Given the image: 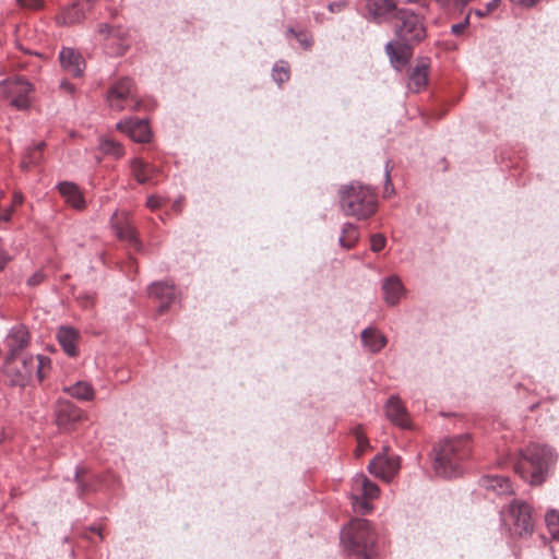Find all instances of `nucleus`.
Instances as JSON below:
<instances>
[{
	"instance_id": "obj_1",
	"label": "nucleus",
	"mask_w": 559,
	"mask_h": 559,
	"mask_svg": "<svg viewBox=\"0 0 559 559\" xmlns=\"http://www.w3.org/2000/svg\"><path fill=\"white\" fill-rule=\"evenodd\" d=\"M471 450V440L467 435L444 439L435 448L436 473L443 477L457 476Z\"/></svg>"
},
{
	"instance_id": "obj_2",
	"label": "nucleus",
	"mask_w": 559,
	"mask_h": 559,
	"mask_svg": "<svg viewBox=\"0 0 559 559\" xmlns=\"http://www.w3.org/2000/svg\"><path fill=\"white\" fill-rule=\"evenodd\" d=\"M344 547L358 559H373L377 556V534L369 521L354 519L342 531Z\"/></svg>"
},
{
	"instance_id": "obj_3",
	"label": "nucleus",
	"mask_w": 559,
	"mask_h": 559,
	"mask_svg": "<svg viewBox=\"0 0 559 559\" xmlns=\"http://www.w3.org/2000/svg\"><path fill=\"white\" fill-rule=\"evenodd\" d=\"M552 459L551 449L546 445L531 444L521 452L514 464V471L531 485H540Z\"/></svg>"
},
{
	"instance_id": "obj_4",
	"label": "nucleus",
	"mask_w": 559,
	"mask_h": 559,
	"mask_svg": "<svg viewBox=\"0 0 559 559\" xmlns=\"http://www.w3.org/2000/svg\"><path fill=\"white\" fill-rule=\"evenodd\" d=\"M341 207L347 216L365 219L377 211L376 193L368 187L353 183L341 189Z\"/></svg>"
},
{
	"instance_id": "obj_5",
	"label": "nucleus",
	"mask_w": 559,
	"mask_h": 559,
	"mask_svg": "<svg viewBox=\"0 0 559 559\" xmlns=\"http://www.w3.org/2000/svg\"><path fill=\"white\" fill-rule=\"evenodd\" d=\"M49 365V358L44 356L23 357L21 359L7 357L3 372L11 385L25 386L35 370L38 380L41 381L45 378L44 369L48 368Z\"/></svg>"
},
{
	"instance_id": "obj_6",
	"label": "nucleus",
	"mask_w": 559,
	"mask_h": 559,
	"mask_svg": "<svg viewBox=\"0 0 559 559\" xmlns=\"http://www.w3.org/2000/svg\"><path fill=\"white\" fill-rule=\"evenodd\" d=\"M393 27L396 37L404 43L417 45L427 36L424 14L412 9L400 8L395 12Z\"/></svg>"
},
{
	"instance_id": "obj_7",
	"label": "nucleus",
	"mask_w": 559,
	"mask_h": 559,
	"mask_svg": "<svg viewBox=\"0 0 559 559\" xmlns=\"http://www.w3.org/2000/svg\"><path fill=\"white\" fill-rule=\"evenodd\" d=\"M107 102L116 111L139 109L140 100L132 80L124 78L112 85L107 93Z\"/></svg>"
},
{
	"instance_id": "obj_8",
	"label": "nucleus",
	"mask_w": 559,
	"mask_h": 559,
	"mask_svg": "<svg viewBox=\"0 0 559 559\" xmlns=\"http://www.w3.org/2000/svg\"><path fill=\"white\" fill-rule=\"evenodd\" d=\"M0 92L12 107L24 110L31 106L34 90L29 82L17 76L2 81Z\"/></svg>"
},
{
	"instance_id": "obj_9",
	"label": "nucleus",
	"mask_w": 559,
	"mask_h": 559,
	"mask_svg": "<svg viewBox=\"0 0 559 559\" xmlns=\"http://www.w3.org/2000/svg\"><path fill=\"white\" fill-rule=\"evenodd\" d=\"M506 523L510 526L516 535L530 534L533 531V519L531 508L528 504L522 501H514L508 510V514L504 518Z\"/></svg>"
},
{
	"instance_id": "obj_10",
	"label": "nucleus",
	"mask_w": 559,
	"mask_h": 559,
	"mask_svg": "<svg viewBox=\"0 0 559 559\" xmlns=\"http://www.w3.org/2000/svg\"><path fill=\"white\" fill-rule=\"evenodd\" d=\"M93 0H78L72 5L63 8L56 16V23L60 26H72L81 23L86 13L93 8Z\"/></svg>"
},
{
	"instance_id": "obj_11",
	"label": "nucleus",
	"mask_w": 559,
	"mask_h": 559,
	"mask_svg": "<svg viewBox=\"0 0 559 559\" xmlns=\"http://www.w3.org/2000/svg\"><path fill=\"white\" fill-rule=\"evenodd\" d=\"M111 226L119 239L126 240L134 246L138 245L136 231L131 223L128 212H115L111 217Z\"/></svg>"
},
{
	"instance_id": "obj_12",
	"label": "nucleus",
	"mask_w": 559,
	"mask_h": 559,
	"mask_svg": "<svg viewBox=\"0 0 559 559\" xmlns=\"http://www.w3.org/2000/svg\"><path fill=\"white\" fill-rule=\"evenodd\" d=\"M117 130L126 133L131 140L139 143L148 142L151 129L145 120L129 119L117 123Z\"/></svg>"
},
{
	"instance_id": "obj_13",
	"label": "nucleus",
	"mask_w": 559,
	"mask_h": 559,
	"mask_svg": "<svg viewBox=\"0 0 559 559\" xmlns=\"http://www.w3.org/2000/svg\"><path fill=\"white\" fill-rule=\"evenodd\" d=\"M84 414L82 409L71 402H60L56 412V423L59 428L69 431L72 426L82 420Z\"/></svg>"
},
{
	"instance_id": "obj_14",
	"label": "nucleus",
	"mask_w": 559,
	"mask_h": 559,
	"mask_svg": "<svg viewBox=\"0 0 559 559\" xmlns=\"http://www.w3.org/2000/svg\"><path fill=\"white\" fill-rule=\"evenodd\" d=\"M371 474L385 480H390L400 469L397 457L377 455L368 465Z\"/></svg>"
},
{
	"instance_id": "obj_15",
	"label": "nucleus",
	"mask_w": 559,
	"mask_h": 559,
	"mask_svg": "<svg viewBox=\"0 0 559 559\" xmlns=\"http://www.w3.org/2000/svg\"><path fill=\"white\" fill-rule=\"evenodd\" d=\"M354 490L360 492L362 500L356 498L354 506L360 508L365 513L371 510V506L368 500L374 499L379 495V488L376 484L371 483L365 476H358L354 480Z\"/></svg>"
},
{
	"instance_id": "obj_16",
	"label": "nucleus",
	"mask_w": 559,
	"mask_h": 559,
	"mask_svg": "<svg viewBox=\"0 0 559 559\" xmlns=\"http://www.w3.org/2000/svg\"><path fill=\"white\" fill-rule=\"evenodd\" d=\"M385 413L388 418L403 429H412L413 424L409 414L397 396H391L386 403Z\"/></svg>"
},
{
	"instance_id": "obj_17",
	"label": "nucleus",
	"mask_w": 559,
	"mask_h": 559,
	"mask_svg": "<svg viewBox=\"0 0 559 559\" xmlns=\"http://www.w3.org/2000/svg\"><path fill=\"white\" fill-rule=\"evenodd\" d=\"M365 9L373 20L382 21L394 19L396 8L394 0H364Z\"/></svg>"
},
{
	"instance_id": "obj_18",
	"label": "nucleus",
	"mask_w": 559,
	"mask_h": 559,
	"mask_svg": "<svg viewBox=\"0 0 559 559\" xmlns=\"http://www.w3.org/2000/svg\"><path fill=\"white\" fill-rule=\"evenodd\" d=\"M429 59L421 58L416 66L409 70L408 88L419 93L428 85Z\"/></svg>"
},
{
	"instance_id": "obj_19",
	"label": "nucleus",
	"mask_w": 559,
	"mask_h": 559,
	"mask_svg": "<svg viewBox=\"0 0 559 559\" xmlns=\"http://www.w3.org/2000/svg\"><path fill=\"white\" fill-rule=\"evenodd\" d=\"M59 59L64 71L71 76L79 78L82 75L85 61L78 51L72 48H63L60 51Z\"/></svg>"
},
{
	"instance_id": "obj_20",
	"label": "nucleus",
	"mask_w": 559,
	"mask_h": 559,
	"mask_svg": "<svg viewBox=\"0 0 559 559\" xmlns=\"http://www.w3.org/2000/svg\"><path fill=\"white\" fill-rule=\"evenodd\" d=\"M413 46L414 44L401 41L399 38L386 45V52L395 68L400 69L408 62Z\"/></svg>"
},
{
	"instance_id": "obj_21",
	"label": "nucleus",
	"mask_w": 559,
	"mask_h": 559,
	"mask_svg": "<svg viewBox=\"0 0 559 559\" xmlns=\"http://www.w3.org/2000/svg\"><path fill=\"white\" fill-rule=\"evenodd\" d=\"M58 190L68 205L78 211L85 209V199L75 183L69 181L60 182L58 185Z\"/></svg>"
},
{
	"instance_id": "obj_22",
	"label": "nucleus",
	"mask_w": 559,
	"mask_h": 559,
	"mask_svg": "<svg viewBox=\"0 0 559 559\" xmlns=\"http://www.w3.org/2000/svg\"><path fill=\"white\" fill-rule=\"evenodd\" d=\"M148 294L160 302L159 312H164L177 297L175 287L163 282L151 285Z\"/></svg>"
},
{
	"instance_id": "obj_23",
	"label": "nucleus",
	"mask_w": 559,
	"mask_h": 559,
	"mask_svg": "<svg viewBox=\"0 0 559 559\" xmlns=\"http://www.w3.org/2000/svg\"><path fill=\"white\" fill-rule=\"evenodd\" d=\"M5 344L10 352L8 357H16L17 352L28 344V332L25 326H14L7 336Z\"/></svg>"
},
{
	"instance_id": "obj_24",
	"label": "nucleus",
	"mask_w": 559,
	"mask_h": 559,
	"mask_svg": "<svg viewBox=\"0 0 559 559\" xmlns=\"http://www.w3.org/2000/svg\"><path fill=\"white\" fill-rule=\"evenodd\" d=\"M79 332L72 328L62 326L59 329L57 333V338L59 341V344L63 348V350L67 353L70 357L78 356V348L76 344L79 341Z\"/></svg>"
},
{
	"instance_id": "obj_25",
	"label": "nucleus",
	"mask_w": 559,
	"mask_h": 559,
	"mask_svg": "<svg viewBox=\"0 0 559 559\" xmlns=\"http://www.w3.org/2000/svg\"><path fill=\"white\" fill-rule=\"evenodd\" d=\"M131 173L139 183H146L155 178L158 170L155 166L141 158H134L131 162Z\"/></svg>"
},
{
	"instance_id": "obj_26",
	"label": "nucleus",
	"mask_w": 559,
	"mask_h": 559,
	"mask_svg": "<svg viewBox=\"0 0 559 559\" xmlns=\"http://www.w3.org/2000/svg\"><path fill=\"white\" fill-rule=\"evenodd\" d=\"M382 289L384 292L385 301L391 306L396 305L404 294V287L397 276L388 277L383 282Z\"/></svg>"
},
{
	"instance_id": "obj_27",
	"label": "nucleus",
	"mask_w": 559,
	"mask_h": 559,
	"mask_svg": "<svg viewBox=\"0 0 559 559\" xmlns=\"http://www.w3.org/2000/svg\"><path fill=\"white\" fill-rule=\"evenodd\" d=\"M481 485L486 490L493 491L497 495L513 492L509 478L503 476H485L481 478Z\"/></svg>"
},
{
	"instance_id": "obj_28",
	"label": "nucleus",
	"mask_w": 559,
	"mask_h": 559,
	"mask_svg": "<svg viewBox=\"0 0 559 559\" xmlns=\"http://www.w3.org/2000/svg\"><path fill=\"white\" fill-rule=\"evenodd\" d=\"M120 29L114 28L107 24H102L98 27V34L102 37V39L105 41L106 47H111L114 45H117V48L112 49V53L121 55L123 53L124 49L122 45L120 44Z\"/></svg>"
},
{
	"instance_id": "obj_29",
	"label": "nucleus",
	"mask_w": 559,
	"mask_h": 559,
	"mask_svg": "<svg viewBox=\"0 0 559 559\" xmlns=\"http://www.w3.org/2000/svg\"><path fill=\"white\" fill-rule=\"evenodd\" d=\"M361 341L370 352L378 353L386 345V337L378 330L368 328L361 333Z\"/></svg>"
},
{
	"instance_id": "obj_30",
	"label": "nucleus",
	"mask_w": 559,
	"mask_h": 559,
	"mask_svg": "<svg viewBox=\"0 0 559 559\" xmlns=\"http://www.w3.org/2000/svg\"><path fill=\"white\" fill-rule=\"evenodd\" d=\"M358 239H359L358 228L350 223L344 224V226L342 228L341 237H340L341 247L346 250L353 249L356 246Z\"/></svg>"
},
{
	"instance_id": "obj_31",
	"label": "nucleus",
	"mask_w": 559,
	"mask_h": 559,
	"mask_svg": "<svg viewBox=\"0 0 559 559\" xmlns=\"http://www.w3.org/2000/svg\"><path fill=\"white\" fill-rule=\"evenodd\" d=\"M64 391L78 400H92L94 397V390L87 382L79 381L73 385L64 388Z\"/></svg>"
},
{
	"instance_id": "obj_32",
	"label": "nucleus",
	"mask_w": 559,
	"mask_h": 559,
	"mask_svg": "<svg viewBox=\"0 0 559 559\" xmlns=\"http://www.w3.org/2000/svg\"><path fill=\"white\" fill-rule=\"evenodd\" d=\"M45 147V143L40 142L33 148H31L24 159L21 163V167L25 170L29 169L32 166L37 165L41 160V154Z\"/></svg>"
},
{
	"instance_id": "obj_33",
	"label": "nucleus",
	"mask_w": 559,
	"mask_h": 559,
	"mask_svg": "<svg viewBox=\"0 0 559 559\" xmlns=\"http://www.w3.org/2000/svg\"><path fill=\"white\" fill-rule=\"evenodd\" d=\"M99 148L103 153L111 155L115 158H121L124 155V148L119 143L111 139H104L99 144Z\"/></svg>"
},
{
	"instance_id": "obj_34",
	"label": "nucleus",
	"mask_w": 559,
	"mask_h": 559,
	"mask_svg": "<svg viewBox=\"0 0 559 559\" xmlns=\"http://www.w3.org/2000/svg\"><path fill=\"white\" fill-rule=\"evenodd\" d=\"M272 76L273 80L278 85H282L283 83L287 82L290 78V70L288 63L282 60L276 62L272 71Z\"/></svg>"
},
{
	"instance_id": "obj_35",
	"label": "nucleus",
	"mask_w": 559,
	"mask_h": 559,
	"mask_svg": "<svg viewBox=\"0 0 559 559\" xmlns=\"http://www.w3.org/2000/svg\"><path fill=\"white\" fill-rule=\"evenodd\" d=\"M286 35L296 37V39L305 50H308L312 47L313 38L312 35L307 31L296 32L293 27H289L286 31Z\"/></svg>"
},
{
	"instance_id": "obj_36",
	"label": "nucleus",
	"mask_w": 559,
	"mask_h": 559,
	"mask_svg": "<svg viewBox=\"0 0 559 559\" xmlns=\"http://www.w3.org/2000/svg\"><path fill=\"white\" fill-rule=\"evenodd\" d=\"M545 521L551 536L559 538V512L555 510L549 511L545 516Z\"/></svg>"
},
{
	"instance_id": "obj_37",
	"label": "nucleus",
	"mask_w": 559,
	"mask_h": 559,
	"mask_svg": "<svg viewBox=\"0 0 559 559\" xmlns=\"http://www.w3.org/2000/svg\"><path fill=\"white\" fill-rule=\"evenodd\" d=\"M17 5L24 10H40L44 8V0H15Z\"/></svg>"
},
{
	"instance_id": "obj_38",
	"label": "nucleus",
	"mask_w": 559,
	"mask_h": 559,
	"mask_svg": "<svg viewBox=\"0 0 559 559\" xmlns=\"http://www.w3.org/2000/svg\"><path fill=\"white\" fill-rule=\"evenodd\" d=\"M500 3V0H492L491 2H489L485 10H480V9H476V10H473V13L478 16V17H484V16H487L488 14H490L492 11H495L498 5ZM472 13V11H469V14Z\"/></svg>"
},
{
	"instance_id": "obj_39",
	"label": "nucleus",
	"mask_w": 559,
	"mask_h": 559,
	"mask_svg": "<svg viewBox=\"0 0 559 559\" xmlns=\"http://www.w3.org/2000/svg\"><path fill=\"white\" fill-rule=\"evenodd\" d=\"M370 242H371V246H370L371 250L374 252H379L385 247L386 240L383 235L376 234L371 237Z\"/></svg>"
},
{
	"instance_id": "obj_40",
	"label": "nucleus",
	"mask_w": 559,
	"mask_h": 559,
	"mask_svg": "<svg viewBox=\"0 0 559 559\" xmlns=\"http://www.w3.org/2000/svg\"><path fill=\"white\" fill-rule=\"evenodd\" d=\"M163 201H164L163 198H160L158 195H150L146 201V206L150 210L155 211L162 206Z\"/></svg>"
},
{
	"instance_id": "obj_41",
	"label": "nucleus",
	"mask_w": 559,
	"mask_h": 559,
	"mask_svg": "<svg viewBox=\"0 0 559 559\" xmlns=\"http://www.w3.org/2000/svg\"><path fill=\"white\" fill-rule=\"evenodd\" d=\"M357 443L356 455L360 456L368 447V440L365 436L357 433Z\"/></svg>"
},
{
	"instance_id": "obj_42",
	"label": "nucleus",
	"mask_w": 559,
	"mask_h": 559,
	"mask_svg": "<svg viewBox=\"0 0 559 559\" xmlns=\"http://www.w3.org/2000/svg\"><path fill=\"white\" fill-rule=\"evenodd\" d=\"M473 0H436L437 3H439L441 7H449V5H455V7H464L472 2Z\"/></svg>"
},
{
	"instance_id": "obj_43",
	"label": "nucleus",
	"mask_w": 559,
	"mask_h": 559,
	"mask_svg": "<svg viewBox=\"0 0 559 559\" xmlns=\"http://www.w3.org/2000/svg\"><path fill=\"white\" fill-rule=\"evenodd\" d=\"M468 23L469 14L465 17L463 22L452 25V33L454 35H461L466 29Z\"/></svg>"
},
{
	"instance_id": "obj_44",
	"label": "nucleus",
	"mask_w": 559,
	"mask_h": 559,
	"mask_svg": "<svg viewBox=\"0 0 559 559\" xmlns=\"http://www.w3.org/2000/svg\"><path fill=\"white\" fill-rule=\"evenodd\" d=\"M23 194L20 192H14L10 207L14 210L15 207L20 206L23 203Z\"/></svg>"
},
{
	"instance_id": "obj_45",
	"label": "nucleus",
	"mask_w": 559,
	"mask_h": 559,
	"mask_svg": "<svg viewBox=\"0 0 559 559\" xmlns=\"http://www.w3.org/2000/svg\"><path fill=\"white\" fill-rule=\"evenodd\" d=\"M44 281V274L41 272L35 273L28 278V284L32 286L38 285Z\"/></svg>"
},
{
	"instance_id": "obj_46",
	"label": "nucleus",
	"mask_w": 559,
	"mask_h": 559,
	"mask_svg": "<svg viewBox=\"0 0 559 559\" xmlns=\"http://www.w3.org/2000/svg\"><path fill=\"white\" fill-rule=\"evenodd\" d=\"M510 1L512 3L519 4V5H522L525 8H531V7H534L539 0H510Z\"/></svg>"
},
{
	"instance_id": "obj_47",
	"label": "nucleus",
	"mask_w": 559,
	"mask_h": 559,
	"mask_svg": "<svg viewBox=\"0 0 559 559\" xmlns=\"http://www.w3.org/2000/svg\"><path fill=\"white\" fill-rule=\"evenodd\" d=\"M13 212H14V210L9 206L3 212H0V219L3 222H9L11 219Z\"/></svg>"
},
{
	"instance_id": "obj_48",
	"label": "nucleus",
	"mask_w": 559,
	"mask_h": 559,
	"mask_svg": "<svg viewBox=\"0 0 559 559\" xmlns=\"http://www.w3.org/2000/svg\"><path fill=\"white\" fill-rule=\"evenodd\" d=\"M9 258L3 251H0V272L4 269Z\"/></svg>"
},
{
	"instance_id": "obj_49",
	"label": "nucleus",
	"mask_w": 559,
	"mask_h": 559,
	"mask_svg": "<svg viewBox=\"0 0 559 559\" xmlns=\"http://www.w3.org/2000/svg\"><path fill=\"white\" fill-rule=\"evenodd\" d=\"M61 87L69 93H72L74 91V86L70 82H62Z\"/></svg>"
},
{
	"instance_id": "obj_50",
	"label": "nucleus",
	"mask_w": 559,
	"mask_h": 559,
	"mask_svg": "<svg viewBox=\"0 0 559 559\" xmlns=\"http://www.w3.org/2000/svg\"><path fill=\"white\" fill-rule=\"evenodd\" d=\"M391 185L390 182V177H389V173H386V186H385V189H384V195H390L392 192H393V189L390 190L389 186Z\"/></svg>"
},
{
	"instance_id": "obj_51",
	"label": "nucleus",
	"mask_w": 559,
	"mask_h": 559,
	"mask_svg": "<svg viewBox=\"0 0 559 559\" xmlns=\"http://www.w3.org/2000/svg\"><path fill=\"white\" fill-rule=\"evenodd\" d=\"M76 478H78V481L81 483V475L79 472L76 473Z\"/></svg>"
},
{
	"instance_id": "obj_52",
	"label": "nucleus",
	"mask_w": 559,
	"mask_h": 559,
	"mask_svg": "<svg viewBox=\"0 0 559 559\" xmlns=\"http://www.w3.org/2000/svg\"><path fill=\"white\" fill-rule=\"evenodd\" d=\"M329 8L331 11H334V4H330Z\"/></svg>"
},
{
	"instance_id": "obj_53",
	"label": "nucleus",
	"mask_w": 559,
	"mask_h": 559,
	"mask_svg": "<svg viewBox=\"0 0 559 559\" xmlns=\"http://www.w3.org/2000/svg\"><path fill=\"white\" fill-rule=\"evenodd\" d=\"M97 534L99 535V538H103L102 532L97 531Z\"/></svg>"
},
{
	"instance_id": "obj_54",
	"label": "nucleus",
	"mask_w": 559,
	"mask_h": 559,
	"mask_svg": "<svg viewBox=\"0 0 559 559\" xmlns=\"http://www.w3.org/2000/svg\"><path fill=\"white\" fill-rule=\"evenodd\" d=\"M97 534L99 535V538H103L102 532L97 531Z\"/></svg>"
},
{
	"instance_id": "obj_55",
	"label": "nucleus",
	"mask_w": 559,
	"mask_h": 559,
	"mask_svg": "<svg viewBox=\"0 0 559 559\" xmlns=\"http://www.w3.org/2000/svg\"><path fill=\"white\" fill-rule=\"evenodd\" d=\"M97 534L99 535V538H103L102 532L97 531Z\"/></svg>"
}]
</instances>
